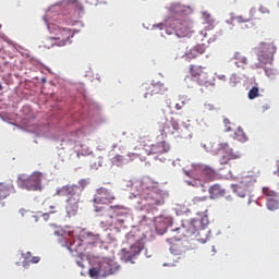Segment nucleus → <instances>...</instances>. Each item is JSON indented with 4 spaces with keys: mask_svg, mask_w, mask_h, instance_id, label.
Here are the masks:
<instances>
[{
    "mask_svg": "<svg viewBox=\"0 0 279 279\" xmlns=\"http://www.w3.org/2000/svg\"><path fill=\"white\" fill-rule=\"evenodd\" d=\"M29 263H33V265H36V264L40 263V257L34 256L31 258Z\"/></svg>",
    "mask_w": 279,
    "mask_h": 279,
    "instance_id": "nucleus-42",
    "label": "nucleus"
},
{
    "mask_svg": "<svg viewBox=\"0 0 279 279\" xmlns=\"http://www.w3.org/2000/svg\"><path fill=\"white\" fill-rule=\"evenodd\" d=\"M113 207V213L116 215V218L117 217H123V215H125V207L123 206H112Z\"/></svg>",
    "mask_w": 279,
    "mask_h": 279,
    "instance_id": "nucleus-30",
    "label": "nucleus"
},
{
    "mask_svg": "<svg viewBox=\"0 0 279 279\" xmlns=\"http://www.w3.org/2000/svg\"><path fill=\"white\" fill-rule=\"evenodd\" d=\"M147 92L145 93V97L148 95H165L167 90V86L161 83H154L146 87Z\"/></svg>",
    "mask_w": 279,
    "mask_h": 279,
    "instance_id": "nucleus-18",
    "label": "nucleus"
},
{
    "mask_svg": "<svg viewBox=\"0 0 279 279\" xmlns=\"http://www.w3.org/2000/svg\"><path fill=\"white\" fill-rule=\"evenodd\" d=\"M140 145L142 147V153L137 156H160L169 151L170 146L167 142H158L157 144H151V141L148 137H142L140 140Z\"/></svg>",
    "mask_w": 279,
    "mask_h": 279,
    "instance_id": "nucleus-5",
    "label": "nucleus"
},
{
    "mask_svg": "<svg viewBox=\"0 0 279 279\" xmlns=\"http://www.w3.org/2000/svg\"><path fill=\"white\" fill-rule=\"evenodd\" d=\"M203 20L205 21L204 22V25L210 23V25H213V23H215V19H213V15H210L208 12H204L203 13Z\"/></svg>",
    "mask_w": 279,
    "mask_h": 279,
    "instance_id": "nucleus-31",
    "label": "nucleus"
},
{
    "mask_svg": "<svg viewBox=\"0 0 279 279\" xmlns=\"http://www.w3.org/2000/svg\"><path fill=\"white\" fill-rule=\"evenodd\" d=\"M159 132L161 136H172V138H187L189 129L181 128L180 122L173 118L166 119L159 124Z\"/></svg>",
    "mask_w": 279,
    "mask_h": 279,
    "instance_id": "nucleus-3",
    "label": "nucleus"
},
{
    "mask_svg": "<svg viewBox=\"0 0 279 279\" xmlns=\"http://www.w3.org/2000/svg\"><path fill=\"white\" fill-rule=\"evenodd\" d=\"M217 178V172L213 168L205 166L201 169V180L203 182H213Z\"/></svg>",
    "mask_w": 279,
    "mask_h": 279,
    "instance_id": "nucleus-19",
    "label": "nucleus"
},
{
    "mask_svg": "<svg viewBox=\"0 0 279 279\" xmlns=\"http://www.w3.org/2000/svg\"><path fill=\"white\" fill-rule=\"evenodd\" d=\"M234 60H236L235 65L238 66V69H243V66L247 64V58L242 56L240 52H235Z\"/></svg>",
    "mask_w": 279,
    "mask_h": 279,
    "instance_id": "nucleus-26",
    "label": "nucleus"
},
{
    "mask_svg": "<svg viewBox=\"0 0 279 279\" xmlns=\"http://www.w3.org/2000/svg\"><path fill=\"white\" fill-rule=\"evenodd\" d=\"M112 165H114L116 167H123V165H125V157H123L122 155H116L112 159H111Z\"/></svg>",
    "mask_w": 279,
    "mask_h": 279,
    "instance_id": "nucleus-28",
    "label": "nucleus"
},
{
    "mask_svg": "<svg viewBox=\"0 0 279 279\" xmlns=\"http://www.w3.org/2000/svg\"><path fill=\"white\" fill-rule=\"evenodd\" d=\"M210 151L211 154H221V158L219 159L220 165H228L230 160L241 158L239 153L232 151L228 143L216 144V148H213Z\"/></svg>",
    "mask_w": 279,
    "mask_h": 279,
    "instance_id": "nucleus-9",
    "label": "nucleus"
},
{
    "mask_svg": "<svg viewBox=\"0 0 279 279\" xmlns=\"http://www.w3.org/2000/svg\"><path fill=\"white\" fill-rule=\"evenodd\" d=\"M210 199H219L226 195V190L219 184H214L208 189Z\"/></svg>",
    "mask_w": 279,
    "mask_h": 279,
    "instance_id": "nucleus-20",
    "label": "nucleus"
},
{
    "mask_svg": "<svg viewBox=\"0 0 279 279\" xmlns=\"http://www.w3.org/2000/svg\"><path fill=\"white\" fill-rule=\"evenodd\" d=\"M86 3H93L92 0H86Z\"/></svg>",
    "mask_w": 279,
    "mask_h": 279,
    "instance_id": "nucleus-52",
    "label": "nucleus"
},
{
    "mask_svg": "<svg viewBox=\"0 0 279 279\" xmlns=\"http://www.w3.org/2000/svg\"><path fill=\"white\" fill-rule=\"evenodd\" d=\"M105 219L107 221V226H113L114 225V220L117 219V215L114 214V208L112 206H109L106 210H105Z\"/></svg>",
    "mask_w": 279,
    "mask_h": 279,
    "instance_id": "nucleus-23",
    "label": "nucleus"
},
{
    "mask_svg": "<svg viewBox=\"0 0 279 279\" xmlns=\"http://www.w3.org/2000/svg\"><path fill=\"white\" fill-rule=\"evenodd\" d=\"M182 230L183 236L186 239H194V241H198V243H206L208 241V235H206V233L203 234L193 220L187 225V228L183 227Z\"/></svg>",
    "mask_w": 279,
    "mask_h": 279,
    "instance_id": "nucleus-10",
    "label": "nucleus"
},
{
    "mask_svg": "<svg viewBox=\"0 0 279 279\" xmlns=\"http://www.w3.org/2000/svg\"><path fill=\"white\" fill-rule=\"evenodd\" d=\"M170 251H171L173 254H178V253L175 252V246H173V245L170 247Z\"/></svg>",
    "mask_w": 279,
    "mask_h": 279,
    "instance_id": "nucleus-45",
    "label": "nucleus"
},
{
    "mask_svg": "<svg viewBox=\"0 0 279 279\" xmlns=\"http://www.w3.org/2000/svg\"><path fill=\"white\" fill-rule=\"evenodd\" d=\"M203 53H206V44H198L186 51L183 56V59L185 62H191L192 60L199 58V56H203Z\"/></svg>",
    "mask_w": 279,
    "mask_h": 279,
    "instance_id": "nucleus-15",
    "label": "nucleus"
},
{
    "mask_svg": "<svg viewBox=\"0 0 279 279\" xmlns=\"http://www.w3.org/2000/svg\"><path fill=\"white\" fill-rule=\"evenodd\" d=\"M258 95H259L258 87H252L248 92V99H256Z\"/></svg>",
    "mask_w": 279,
    "mask_h": 279,
    "instance_id": "nucleus-33",
    "label": "nucleus"
},
{
    "mask_svg": "<svg viewBox=\"0 0 279 279\" xmlns=\"http://www.w3.org/2000/svg\"><path fill=\"white\" fill-rule=\"evenodd\" d=\"M259 12H260V14H269L270 13V11L265 5L259 7Z\"/></svg>",
    "mask_w": 279,
    "mask_h": 279,
    "instance_id": "nucleus-41",
    "label": "nucleus"
},
{
    "mask_svg": "<svg viewBox=\"0 0 279 279\" xmlns=\"http://www.w3.org/2000/svg\"><path fill=\"white\" fill-rule=\"evenodd\" d=\"M137 195L144 203V206H162L165 204V192L158 187V183L150 178H144L135 183Z\"/></svg>",
    "mask_w": 279,
    "mask_h": 279,
    "instance_id": "nucleus-1",
    "label": "nucleus"
},
{
    "mask_svg": "<svg viewBox=\"0 0 279 279\" xmlns=\"http://www.w3.org/2000/svg\"><path fill=\"white\" fill-rule=\"evenodd\" d=\"M223 123H225V125H226V132H232V126H230V125H232V122H230V119H228V118H226L225 120H223Z\"/></svg>",
    "mask_w": 279,
    "mask_h": 279,
    "instance_id": "nucleus-36",
    "label": "nucleus"
},
{
    "mask_svg": "<svg viewBox=\"0 0 279 279\" xmlns=\"http://www.w3.org/2000/svg\"><path fill=\"white\" fill-rule=\"evenodd\" d=\"M41 217L44 221H49V213L43 214Z\"/></svg>",
    "mask_w": 279,
    "mask_h": 279,
    "instance_id": "nucleus-43",
    "label": "nucleus"
},
{
    "mask_svg": "<svg viewBox=\"0 0 279 279\" xmlns=\"http://www.w3.org/2000/svg\"><path fill=\"white\" fill-rule=\"evenodd\" d=\"M116 199L114 194L106 187H100L93 199L95 213H104V206L112 204Z\"/></svg>",
    "mask_w": 279,
    "mask_h": 279,
    "instance_id": "nucleus-8",
    "label": "nucleus"
},
{
    "mask_svg": "<svg viewBox=\"0 0 279 279\" xmlns=\"http://www.w3.org/2000/svg\"><path fill=\"white\" fill-rule=\"evenodd\" d=\"M25 209H20V214L22 215V217L25 215Z\"/></svg>",
    "mask_w": 279,
    "mask_h": 279,
    "instance_id": "nucleus-46",
    "label": "nucleus"
},
{
    "mask_svg": "<svg viewBox=\"0 0 279 279\" xmlns=\"http://www.w3.org/2000/svg\"><path fill=\"white\" fill-rule=\"evenodd\" d=\"M186 184L189 186H194L195 189H199V186L204 187V183L202 182V180H193V181H186Z\"/></svg>",
    "mask_w": 279,
    "mask_h": 279,
    "instance_id": "nucleus-32",
    "label": "nucleus"
},
{
    "mask_svg": "<svg viewBox=\"0 0 279 279\" xmlns=\"http://www.w3.org/2000/svg\"><path fill=\"white\" fill-rule=\"evenodd\" d=\"M211 25V26H210ZM217 25V22H215V23H213V24H210V23H208V24H205V31L206 32H213V29H215V26Z\"/></svg>",
    "mask_w": 279,
    "mask_h": 279,
    "instance_id": "nucleus-39",
    "label": "nucleus"
},
{
    "mask_svg": "<svg viewBox=\"0 0 279 279\" xmlns=\"http://www.w3.org/2000/svg\"><path fill=\"white\" fill-rule=\"evenodd\" d=\"M192 221L194 222V226L198 228L203 236L204 234H207V232H205L204 230H206V228L208 227V216H204L201 219H194Z\"/></svg>",
    "mask_w": 279,
    "mask_h": 279,
    "instance_id": "nucleus-21",
    "label": "nucleus"
},
{
    "mask_svg": "<svg viewBox=\"0 0 279 279\" xmlns=\"http://www.w3.org/2000/svg\"><path fill=\"white\" fill-rule=\"evenodd\" d=\"M250 21H260V15L256 8L250 10V17H243V15H238L231 19L233 27L236 25H243V23H250Z\"/></svg>",
    "mask_w": 279,
    "mask_h": 279,
    "instance_id": "nucleus-14",
    "label": "nucleus"
},
{
    "mask_svg": "<svg viewBox=\"0 0 279 279\" xmlns=\"http://www.w3.org/2000/svg\"><path fill=\"white\" fill-rule=\"evenodd\" d=\"M265 195H267V197L269 198H276L278 197V194H276V192L271 191V190H264Z\"/></svg>",
    "mask_w": 279,
    "mask_h": 279,
    "instance_id": "nucleus-37",
    "label": "nucleus"
},
{
    "mask_svg": "<svg viewBox=\"0 0 279 279\" xmlns=\"http://www.w3.org/2000/svg\"><path fill=\"white\" fill-rule=\"evenodd\" d=\"M184 173H185V175H191V173H189V171H186V170H184Z\"/></svg>",
    "mask_w": 279,
    "mask_h": 279,
    "instance_id": "nucleus-48",
    "label": "nucleus"
},
{
    "mask_svg": "<svg viewBox=\"0 0 279 279\" xmlns=\"http://www.w3.org/2000/svg\"><path fill=\"white\" fill-rule=\"evenodd\" d=\"M24 260H23V267L27 268L29 267V258H32V252H26L25 254H22Z\"/></svg>",
    "mask_w": 279,
    "mask_h": 279,
    "instance_id": "nucleus-34",
    "label": "nucleus"
},
{
    "mask_svg": "<svg viewBox=\"0 0 279 279\" xmlns=\"http://www.w3.org/2000/svg\"><path fill=\"white\" fill-rule=\"evenodd\" d=\"M40 182H43V173L34 172L33 174H20L16 184L19 189L25 191H40Z\"/></svg>",
    "mask_w": 279,
    "mask_h": 279,
    "instance_id": "nucleus-7",
    "label": "nucleus"
},
{
    "mask_svg": "<svg viewBox=\"0 0 279 279\" xmlns=\"http://www.w3.org/2000/svg\"><path fill=\"white\" fill-rule=\"evenodd\" d=\"M170 14H184L186 12V5H182L179 2H174L169 7Z\"/></svg>",
    "mask_w": 279,
    "mask_h": 279,
    "instance_id": "nucleus-24",
    "label": "nucleus"
},
{
    "mask_svg": "<svg viewBox=\"0 0 279 279\" xmlns=\"http://www.w3.org/2000/svg\"><path fill=\"white\" fill-rule=\"evenodd\" d=\"M13 191V184L0 183V199H5V197H9L10 193H12Z\"/></svg>",
    "mask_w": 279,
    "mask_h": 279,
    "instance_id": "nucleus-22",
    "label": "nucleus"
},
{
    "mask_svg": "<svg viewBox=\"0 0 279 279\" xmlns=\"http://www.w3.org/2000/svg\"><path fill=\"white\" fill-rule=\"evenodd\" d=\"M121 269V266L117 262L105 259L99 262L97 267L89 269L90 278H106L108 276H114Z\"/></svg>",
    "mask_w": 279,
    "mask_h": 279,
    "instance_id": "nucleus-6",
    "label": "nucleus"
},
{
    "mask_svg": "<svg viewBox=\"0 0 279 279\" xmlns=\"http://www.w3.org/2000/svg\"><path fill=\"white\" fill-rule=\"evenodd\" d=\"M86 186H88V181L86 179H82L78 182V185H65V186H62L61 189H78L80 197H82V191H84Z\"/></svg>",
    "mask_w": 279,
    "mask_h": 279,
    "instance_id": "nucleus-25",
    "label": "nucleus"
},
{
    "mask_svg": "<svg viewBox=\"0 0 279 279\" xmlns=\"http://www.w3.org/2000/svg\"><path fill=\"white\" fill-rule=\"evenodd\" d=\"M117 147H118L117 144H113V145H112V149H113V150L117 149Z\"/></svg>",
    "mask_w": 279,
    "mask_h": 279,
    "instance_id": "nucleus-47",
    "label": "nucleus"
},
{
    "mask_svg": "<svg viewBox=\"0 0 279 279\" xmlns=\"http://www.w3.org/2000/svg\"><path fill=\"white\" fill-rule=\"evenodd\" d=\"M206 68L197 64H190L189 73L190 75L185 76V84H191V82H195L199 86H215V81L208 80V74L205 72Z\"/></svg>",
    "mask_w": 279,
    "mask_h": 279,
    "instance_id": "nucleus-4",
    "label": "nucleus"
},
{
    "mask_svg": "<svg viewBox=\"0 0 279 279\" xmlns=\"http://www.w3.org/2000/svg\"><path fill=\"white\" fill-rule=\"evenodd\" d=\"M220 80H226L225 75L219 76Z\"/></svg>",
    "mask_w": 279,
    "mask_h": 279,
    "instance_id": "nucleus-49",
    "label": "nucleus"
},
{
    "mask_svg": "<svg viewBox=\"0 0 279 279\" xmlns=\"http://www.w3.org/2000/svg\"><path fill=\"white\" fill-rule=\"evenodd\" d=\"M58 211H59L58 206H56V205L49 206V211H48L49 215H56V213H58Z\"/></svg>",
    "mask_w": 279,
    "mask_h": 279,
    "instance_id": "nucleus-40",
    "label": "nucleus"
},
{
    "mask_svg": "<svg viewBox=\"0 0 279 279\" xmlns=\"http://www.w3.org/2000/svg\"><path fill=\"white\" fill-rule=\"evenodd\" d=\"M8 62L0 64V77H5V71L8 69Z\"/></svg>",
    "mask_w": 279,
    "mask_h": 279,
    "instance_id": "nucleus-35",
    "label": "nucleus"
},
{
    "mask_svg": "<svg viewBox=\"0 0 279 279\" xmlns=\"http://www.w3.org/2000/svg\"><path fill=\"white\" fill-rule=\"evenodd\" d=\"M2 88H3V86H1V84H0V90H2Z\"/></svg>",
    "mask_w": 279,
    "mask_h": 279,
    "instance_id": "nucleus-53",
    "label": "nucleus"
},
{
    "mask_svg": "<svg viewBox=\"0 0 279 279\" xmlns=\"http://www.w3.org/2000/svg\"><path fill=\"white\" fill-rule=\"evenodd\" d=\"M168 25L174 29L179 38H186V36H191V34H193V28L189 22H184L182 20H170Z\"/></svg>",
    "mask_w": 279,
    "mask_h": 279,
    "instance_id": "nucleus-11",
    "label": "nucleus"
},
{
    "mask_svg": "<svg viewBox=\"0 0 279 279\" xmlns=\"http://www.w3.org/2000/svg\"><path fill=\"white\" fill-rule=\"evenodd\" d=\"M59 197H66L65 210L68 217H75L80 210V189L77 187H61L57 191Z\"/></svg>",
    "mask_w": 279,
    "mask_h": 279,
    "instance_id": "nucleus-2",
    "label": "nucleus"
},
{
    "mask_svg": "<svg viewBox=\"0 0 279 279\" xmlns=\"http://www.w3.org/2000/svg\"><path fill=\"white\" fill-rule=\"evenodd\" d=\"M183 106H184V102L175 104V109L177 110H182Z\"/></svg>",
    "mask_w": 279,
    "mask_h": 279,
    "instance_id": "nucleus-44",
    "label": "nucleus"
},
{
    "mask_svg": "<svg viewBox=\"0 0 279 279\" xmlns=\"http://www.w3.org/2000/svg\"><path fill=\"white\" fill-rule=\"evenodd\" d=\"M276 51L277 48L276 45H274V43H262L260 51L258 53L259 62H262V64H269V62H274V54L276 53Z\"/></svg>",
    "mask_w": 279,
    "mask_h": 279,
    "instance_id": "nucleus-12",
    "label": "nucleus"
},
{
    "mask_svg": "<svg viewBox=\"0 0 279 279\" xmlns=\"http://www.w3.org/2000/svg\"><path fill=\"white\" fill-rule=\"evenodd\" d=\"M95 241H99V235H96Z\"/></svg>",
    "mask_w": 279,
    "mask_h": 279,
    "instance_id": "nucleus-51",
    "label": "nucleus"
},
{
    "mask_svg": "<svg viewBox=\"0 0 279 279\" xmlns=\"http://www.w3.org/2000/svg\"><path fill=\"white\" fill-rule=\"evenodd\" d=\"M191 206L196 210H199V213H208V196H195L192 199Z\"/></svg>",
    "mask_w": 279,
    "mask_h": 279,
    "instance_id": "nucleus-17",
    "label": "nucleus"
},
{
    "mask_svg": "<svg viewBox=\"0 0 279 279\" xmlns=\"http://www.w3.org/2000/svg\"><path fill=\"white\" fill-rule=\"evenodd\" d=\"M138 254H141V248L136 245L131 246L129 250L123 248L121 260H123L124 263L134 264V259L136 258V256H138Z\"/></svg>",
    "mask_w": 279,
    "mask_h": 279,
    "instance_id": "nucleus-16",
    "label": "nucleus"
},
{
    "mask_svg": "<svg viewBox=\"0 0 279 279\" xmlns=\"http://www.w3.org/2000/svg\"><path fill=\"white\" fill-rule=\"evenodd\" d=\"M234 138L235 141H240V143H245V141H247V135L243 129L238 128L234 134Z\"/></svg>",
    "mask_w": 279,
    "mask_h": 279,
    "instance_id": "nucleus-27",
    "label": "nucleus"
},
{
    "mask_svg": "<svg viewBox=\"0 0 279 279\" xmlns=\"http://www.w3.org/2000/svg\"><path fill=\"white\" fill-rule=\"evenodd\" d=\"M73 38V32L69 28H61L59 34L56 37H50L51 45H56L57 47H64L69 40Z\"/></svg>",
    "mask_w": 279,
    "mask_h": 279,
    "instance_id": "nucleus-13",
    "label": "nucleus"
},
{
    "mask_svg": "<svg viewBox=\"0 0 279 279\" xmlns=\"http://www.w3.org/2000/svg\"><path fill=\"white\" fill-rule=\"evenodd\" d=\"M265 73H266L267 77H274V76H276L277 72L274 69H266Z\"/></svg>",
    "mask_w": 279,
    "mask_h": 279,
    "instance_id": "nucleus-38",
    "label": "nucleus"
},
{
    "mask_svg": "<svg viewBox=\"0 0 279 279\" xmlns=\"http://www.w3.org/2000/svg\"><path fill=\"white\" fill-rule=\"evenodd\" d=\"M77 265H78V267H84V265H82V263H80V262L77 263Z\"/></svg>",
    "mask_w": 279,
    "mask_h": 279,
    "instance_id": "nucleus-50",
    "label": "nucleus"
},
{
    "mask_svg": "<svg viewBox=\"0 0 279 279\" xmlns=\"http://www.w3.org/2000/svg\"><path fill=\"white\" fill-rule=\"evenodd\" d=\"M267 207H268L269 210H278V208H279L278 197L268 198L267 199Z\"/></svg>",
    "mask_w": 279,
    "mask_h": 279,
    "instance_id": "nucleus-29",
    "label": "nucleus"
}]
</instances>
